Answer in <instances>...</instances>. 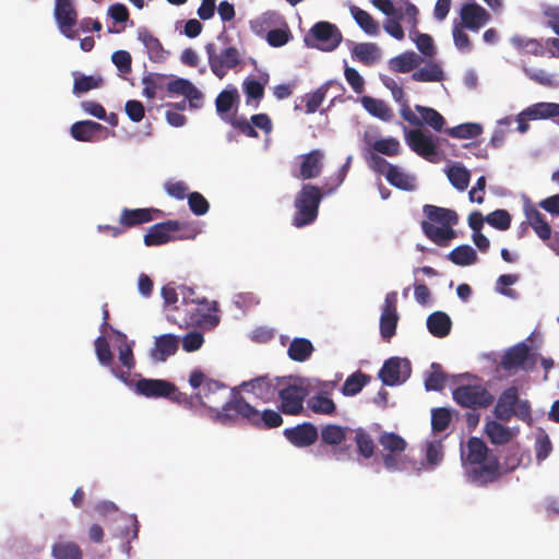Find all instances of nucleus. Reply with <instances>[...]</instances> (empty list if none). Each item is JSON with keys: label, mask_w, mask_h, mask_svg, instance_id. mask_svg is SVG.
<instances>
[{"label": "nucleus", "mask_w": 559, "mask_h": 559, "mask_svg": "<svg viewBox=\"0 0 559 559\" xmlns=\"http://www.w3.org/2000/svg\"><path fill=\"white\" fill-rule=\"evenodd\" d=\"M461 460L467 480L478 487H486L498 481L507 472L500 464L499 457L491 453L487 444L477 437H471L466 447L461 452ZM515 459L508 471H512L519 464Z\"/></svg>", "instance_id": "1"}, {"label": "nucleus", "mask_w": 559, "mask_h": 559, "mask_svg": "<svg viewBox=\"0 0 559 559\" xmlns=\"http://www.w3.org/2000/svg\"><path fill=\"white\" fill-rule=\"evenodd\" d=\"M243 420L248 425L262 429H273L282 426L283 417L280 412L266 408L259 411L245 400L239 393H234L222 411L216 413L215 421L225 426H231Z\"/></svg>", "instance_id": "2"}, {"label": "nucleus", "mask_w": 559, "mask_h": 559, "mask_svg": "<svg viewBox=\"0 0 559 559\" xmlns=\"http://www.w3.org/2000/svg\"><path fill=\"white\" fill-rule=\"evenodd\" d=\"M189 384L193 389H199L194 395H191L193 397L192 408L200 404L214 412L213 418L215 419L216 413L222 411L223 405L228 402L225 400L227 386L217 380L210 379L200 369L191 371Z\"/></svg>", "instance_id": "3"}, {"label": "nucleus", "mask_w": 559, "mask_h": 559, "mask_svg": "<svg viewBox=\"0 0 559 559\" xmlns=\"http://www.w3.org/2000/svg\"><path fill=\"white\" fill-rule=\"evenodd\" d=\"M134 392L147 399H167L192 409L193 397L180 392L173 382L164 379L141 378L134 382Z\"/></svg>", "instance_id": "4"}, {"label": "nucleus", "mask_w": 559, "mask_h": 559, "mask_svg": "<svg viewBox=\"0 0 559 559\" xmlns=\"http://www.w3.org/2000/svg\"><path fill=\"white\" fill-rule=\"evenodd\" d=\"M326 191L318 186L307 183L301 187L295 197L294 206L296 212L293 217V225L297 228L312 224L319 214V206Z\"/></svg>", "instance_id": "5"}, {"label": "nucleus", "mask_w": 559, "mask_h": 559, "mask_svg": "<svg viewBox=\"0 0 559 559\" xmlns=\"http://www.w3.org/2000/svg\"><path fill=\"white\" fill-rule=\"evenodd\" d=\"M205 51L211 71L221 80L229 70L237 68L242 62L241 53L235 46L224 47L217 51L214 43H207Z\"/></svg>", "instance_id": "6"}, {"label": "nucleus", "mask_w": 559, "mask_h": 559, "mask_svg": "<svg viewBox=\"0 0 559 559\" xmlns=\"http://www.w3.org/2000/svg\"><path fill=\"white\" fill-rule=\"evenodd\" d=\"M215 311L216 302L201 297L198 301L190 302L187 308H182V312L179 316L170 314L168 319L180 326H195L211 322Z\"/></svg>", "instance_id": "7"}, {"label": "nucleus", "mask_w": 559, "mask_h": 559, "mask_svg": "<svg viewBox=\"0 0 559 559\" xmlns=\"http://www.w3.org/2000/svg\"><path fill=\"white\" fill-rule=\"evenodd\" d=\"M342 39V33L336 25L321 21L310 28L305 41L309 47L318 48L322 51H333L340 46Z\"/></svg>", "instance_id": "8"}, {"label": "nucleus", "mask_w": 559, "mask_h": 559, "mask_svg": "<svg viewBox=\"0 0 559 559\" xmlns=\"http://www.w3.org/2000/svg\"><path fill=\"white\" fill-rule=\"evenodd\" d=\"M452 396L457 405L469 409L487 408L495 401L493 395L481 384L460 385L453 390Z\"/></svg>", "instance_id": "9"}, {"label": "nucleus", "mask_w": 559, "mask_h": 559, "mask_svg": "<svg viewBox=\"0 0 559 559\" xmlns=\"http://www.w3.org/2000/svg\"><path fill=\"white\" fill-rule=\"evenodd\" d=\"M308 389L302 384L282 378L277 397L281 400V411L286 415H299L304 409V402Z\"/></svg>", "instance_id": "10"}, {"label": "nucleus", "mask_w": 559, "mask_h": 559, "mask_svg": "<svg viewBox=\"0 0 559 559\" xmlns=\"http://www.w3.org/2000/svg\"><path fill=\"white\" fill-rule=\"evenodd\" d=\"M282 378L270 377L267 374L260 376L249 381H243L240 389L254 395L255 399L263 403H270L277 399L278 388Z\"/></svg>", "instance_id": "11"}, {"label": "nucleus", "mask_w": 559, "mask_h": 559, "mask_svg": "<svg viewBox=\"0 0 559 559\" xmlns=\"http://www.w3.org/2000/svg\"><path fill=\"white\" fill-rule=\"evenodd\" d=\"M536 355L531 353L530 346L522 342L504 353L500 365L507 371L518 369L531 370L536 365Z\"/></svg>", "instance_id": "12"}, {"label": "nucleus", "mask_w": 559, "mask_h": 559, "mask_svg": "<svg viewBox=\"0 0 559 559\" xmlns=\"http://www.w3.org/2000/svg\"><path fill=\"white\" fill-rule=\"evenodd\" d=\"M525 215L536 235L559 255V231H552L545 216L535 207L526 209Z\"/></svg>", "instance_id": "13"}, {"label": "nucleus", "mask_w": 559, "mask_h": 559, "mask_svg": "<svg viewBox=\"0 0 559 559\" xmlns=\"http://www.w3.org/2000/svg\"><path fill=\"white\" fill-rule=\"evenodd\" d=\"M406 142L412 151L430 163L439 162L437 144L431 134H426L420 129L411 130L406 135Z\"/></svg>", "instance_id": "14"}, {"label": "nucleus", "mask_w": 559, "mask_h": 559, "mask_svg": "<svg viewBox=\"0 0 559 559\" xmlns=\"http://www.w3.org/2000/svg\"><path fill=\"white\" fill-rule=\"evenodd\" d=\"M53 14L62 35L69 39L78 38L79 34L73 29L78 22V13L72 0H56Z\"/></svg>", "instance_id": "15"}, {"label": "nucleus", "mask_w": 559, "mask_h": 559, "mask_svg": "<svg viewBox=\"0 0 559 559\" xmlns=\"http://www.w3.org/2000/svg\"><path fill=\"white\" fill-rule=\"evenodd\" d=\"M411 373L407 359L391 357L386 359L379 371V378L383 384L394 386L404 382Z\"/></svg>", "instance_id": "16"}, {"label": "nucleus", "mask_w": 559, "mask_h": 559, "mask_svg": "<svg viewBox=\"0 0 559 559\" xmlns=\"http://www.w3.org/2000/svg\"><path fill=\"white\" fill-rule=\"evenodd\" d=\"M397 293H388L384 299L380 317V334L382 338L389 342L396 333L399 314L396 309Z\"/></svg>", "instance_id": "17"}, {"label": "nucleus", "mask_w": 559, "mask_h": 559, "mask_svg": "<svg viewBox=\"0 0 559 559\" xmlns=\"http://www.w3.org/2000/svg\"><path fill=\"white\" fill-rule=\"evenodd\" d=\"M299 167L297 173H293L295 178L300 180H310L318 178L323 169L324 154L320 150H312L309 153L298 156Z\"/></svg>", "instance_id": "18"}, {"label": "nucleus", "mask_w": 559, "mask_h": 559, "mask_svg": "<svg viewBox=\"0 0 559 559\" xmlns=\"http://www.w3.org/2000/svg\"><path fill=\"white\" fill-rule=\"evenodd\" d=\"M285 438L295 447L306 448L313 444L319 437L317 427L311 423H304L284 430Z\"/></svg>", "instance_id": "19"}, {"label": "nucleus", "mask_w": 559, "mask_h": 559, "mask_svg": "<svg viewBox=\"0 0 559 559\" xmlns=\"http://www.w3.org/2000/svg\"><path fill=\"white\" fill-rule=\"evenodd\" d=\"M180 224L177 221H166L151 226L144 235V243L147 247L165 245L171 240V233L178 231Z\"/></svg>", "instance_id": "20"}, {"label": "nucleus", "mask_w": 559, "mask_h": 559, "mask_svg": "<svg viewBox=\"0 0 559 559\" xmlns=\"http://www.w3.org/2000/svg\"><path fill=\"white\" fill-rule=\"evenodd\" d=\"M460 15L462 20L461 25L471 31H478L490 19L489 13L475 2L463 4Z\"/></svg>", "instance_id": "21"}, {"label": "nucleus", "mask_w": 559, "mask_h": 559, "mask_svg": "<svg viewBox=\"0 0 559 559\" xmlns=\"http://www.w3.org/2000/svg\"><path fill=\"white\" fill-rule=\"evenodd\" d=\"M518 397L519 391L516 386H509L502 391L493 408L495 417L501 421H509L514 415Z\"/></svg>", "instance_id": "22"}, {"label": "nucleus", "mask_w": 559, "mask_h": 559, "mask_svg": "<svg viewBox=\"0 0 559 559\" xmlns=\"http://www.w3.org/2000/svg\"><path fill=\"white\" fill-rule=\"evenodd\" d=\"M155 209H123L119 217V224L124 230L150 223L154 219V214H159Z\"/></svg>", "instance_id": "23"}, {"label": "nucleus", "mask_w": 559, "mask_h": 559, "mask_svg": "<svg viewBox=\"0 0 559 559\" xmlns=\"http://www.w3.org/2000/svg\"><path fill=\"white\" fill-rule=\"evenodd\" d=\"M179 338L174 334H163L155 337L151 357L156 361H165L178 350Z\"/></svg>", "instance_id": "24"}, {"label": "nucleus", "mask_w": 559, "mask_h": 559, "mask_svg": "<svg viewBox=\"0 0 559 559\" xmlns=\"http://www.w3.org/2000/svg\"><path fill=\"white\" fill-rule=\"evenodd\" d=\"M138 38L145 46L148 59L152 62H164L168 52L164 49L159 39L153 36L146 28H142L138 33Z\"/></svg>", "instance_id": "25"}, {"label": "nucleus", "mask_w": 559, "mask_h": 559, "mask_svg": "<svg viewBox=\"0 0 559 559\" xmlns=\"http://www.w3.org/2000/svg\"><path fill=\"white\" fill-rule=\"evenodd\" d=\"M423 212L425 216L428 218L427 222L430 223H438L442 226H454L459 222V216L455 211L445 209V207H439L437 205L426 204L423 207Z\"/></svg>", "instance_id": "26"}, {"label": "nucleus", "mask_w": 559, "mask_h": 559, "mask_svg": "<svg viewBox=\"0 0 559 559\" xmlns=\"http://www.w3.org/2000/svg\"><path fill=\"white\" fill-rule=\"evenodd\" d=\"M511 45L521 53L543 57L547 52L546 41L530 38L522 35H514L510 39Z\"/></svg>", "instance_id": "27"}, {"label": "nucleus", "mask_w": 559, "mask_h": 559, "mask_svg": "<svg viewBox=\"0 0 559 559\" xmlns=\"http://www.w3.org/2000/svg\"><path fill=\"white\" fill-rule=\"evenodd\" d=\"M388 182L404 191H414L416 189V178L413 175L404 173L400 167L393 165L385 171Z\"/></svg>", "instance_id": "28"}, {"label": "nucleus", "mask_w": 559, "mask_h": 559, "mask_svg": "<svg viewBox=\"0 0 559 559\" xmlns=\"http://www.w3.org/2000/svg\"><path fill=\"white\" fill-rule=\"evenodd\" d=\"M421 229L424 234L435 243L447 246L448 242L455 237V231L450 226H436L435 224L423 221Z\"/></svg>", "instance_id": "29"}, {"label": "nucleus", "mask_w": 559, "mask_h": 559, "mask_svg": "<svg viewBox=\"0 0 559 559\" xmlns=\"http://www.w3.org/2000/svg\"><path fill=\"white\" fill-rule=\"evenodd\" d=\"M451 328L452 321L445 312L436 311L427 318V329L436 337L442 338L448 336Z\"/></svg>", "instance_id": "30"}, {"label": "nucleus", "mask_w": 559, "mask_h": 559, "mask_svg": "<svg viewBox=\"0 0 559 559\" xmlns=\"http://www.w3.org/2000/svg\"><path fill=\"white\" fill-rule=\"evenodd\" d=\"M360 102L368 114L382 121H390L394 116L391 107L382 99L362 96Z\"/></svg>", "instance_id": "31"}, {"label": "nucleus", "mask_w": 559, "mask_h": 559, "mask_svg": "<svg viewBox=\"0 0 559 559\" xmlns=\"http://www.w3.org/2000/svg\"><path fill=\"white\" fill-rule=\"evenodd\" d=\"M421 62V57L416 52L406 51L390 59L389 68L396 73H407L416 69Z\"/></svg>", "instance_id": "32"}, {"label": "nucleus", "mask_w": 559, "mask_h": 559, "mask_svg": "<svg viewBox=\"0 0 559 559\" xmlns=\"http://www.w3.org/2000/svg\"><path fill=\"white\" fill-rule=\"evenodd\" d=\"M105 129L100 123L93 120H83L74 122L71 126L70 133L73 139L81 142L93 141L95 134Z\"/></svg>", "instance_id": "33"}, {"label": "nucleus", "mask_w": 559, "mask_h": 559, "mask_svg": "<svg viewBox=\"0 0 559 559\" xmlns=\"http://www.w3.org/2000/svg\"><path fill=\"white\" fill-rule=\"evenodd\" d=\"M485 433L492 444L503 445L510 442L514 436L513 431L498 420H488L485 425Z\"/></svg>", "instance_id": "34"}, {"label": "nucleus", "mask_w": 559, "mask_h": 559, "mask_svg": "<svg viewBox=\"0 0 559 559\" xmlns=\"http://www.w3.org/2000/svg\"><path fill=\"white\" fill-rule=\"evenodd\" d=\"M525 109L531 120L552 118L559 124V104L557 103H536Z\"/></svg>", "instance_id": "35"}, {"label": "nucleus", "mask_w": 559, "mask_h": 559, "mask_svg": "<svg viewBox=\"0 0 559 559\" xmlns=\"http://www.w3.org/2000/svg\"><path fill=\"white\" fill-rule=\"evenodd\" d=\"M313 350V345L308 338L296 337L290 342L287 355L294 361L304 362L310 358Z\"/></svg>", "instance_id": "36"}, {"label": "nucleus", "mask_w": 559, "mask_h": 559, "mask_svg": "<svg viewBox=\"0 0 559 559\" xmlns=\"http://www.w3.org/2000/svg\"><path fill=\"white\" fill-rule=\"evenodd\" d=\"M116 340L119 342L118 352L119 360L123 367L128 370H132L135 367V359L133 356L132 345L128 342V337L124 333L111 329Z\"/></svg>", "instance_id": "37"}, {"label": "nucleus", "mask_w": 559, "mask_h": 559, "mask_svg": "<svg viewBox=\"0 0 559 559\" xmlns=\"http://www.w3.org/2000/svg\"><path fill=\"white\" fill-rule=\"evenodd\" d=\"M350 13L356 21V23L359 25V27L368 35L376 36L379 34V24L378 22L371 16L370 13L367 11L360 9L359 7L352 5L350 7Z\"/></svg>", "instance_id": "38"}, {"label": "nucleus", "mask_w": 559, "mask_h": 559, "mask_svg": "<svg viewBox=\"0 0 559 559\" xmlns=\"http://www.w3.org/2000/svg\"><path fill=\"white\" fill-rule=\"evenodd\" d=\"M238 103V90L233 85H228L217 95L215 99L216 111L218 112V115L227 114Z\"/></svg>", "instance_id": "39"}, {"label": "nucleus", "mask_w": 559, "mask_h": 559, "mask_svg": "<svg viewBox=\"0 0 559 559\" xmlns=\"http://www.w3.org/2000/svg\"><path fill=\"white\" fill-rule=\"evenodd\" d=\"M55 559H82L83 552L80 546L71 540L55 543L51 547Z\"/></svg>", "instance_id": "40"}, {"label": "nucleus", "mask_w": 559, "mask_h": 559, "mask_svg": "<svg viewBox=\"0 0 559 559\" xmlns=\"http://www.w3.org/2000/svg\"><path fill=\"white\" fill-rule=\"evenodd\" d=\"M353 56L361 63L371 66L380 58V50L373 43H361L355 45Z\"/></svg>", "instance_id": "41"}, {"label": "nucleus", "mask_w": 559, "mask_h": 559, "mask_svg": "<svg viewBox=\"0 0 559 559\" xmlns=\"http://www.w3.org/2000/svg\"><path fill=\"white\" fill-rule=\"evenodd\" d=\"M447 177L451 185L459 191L467 189L471 180L469 171L461 165H453L447 169Z\"/></svg>", "instance_id": "42"}, {"label": "nucleus", "mask_w": 559, "mask_h": 559, "mask_svg": "<svg viewBox=\"0 0 559 559\" xmlns=\"http://www.w3.org/2000/svg\"><path fill=\"white\" fill-rule=\"evenodd\" d=\"M448 258L456 265L466 266L476 262L477 253L471 246L462 245L454 248Z\"/></svg>", "instance_id": "43"}, {"label": "nucleus", "mask_w": 559, "mask_h": 559, "mask_svg": "<svg viewBox=\"0 0 559 559\" xmlns=\"http://www.w3.org/2000/svg\"><path fill=\"white\" fill-rule=\"evenodd\" d=\"M348 428L340 425H326L321 429V440L329 445H340L345 439Z\"/></svg>", "instance_id": "44"}, {"label": "nucleus", "mask_w": 559, "mask_h": 559, "mask_svg": "<svg viewBox=\"0 0 559 559\" xmlns=\"http://www.w3.org/2000/svg\"><path fill=\"white\" fill-rule=\"evenodd\" d=\"M307 405L316 414L333 415L336 411L333 400L321 393L311 396Z\"/></svg>", "instance_id": "45"}, {"label": "nucleus", "mask_w": 559, "mask_h": 559, "mask_svg": "<svg viewBox=\"0 0 559 559\" xmlns=\"http://www.w3.org/2000/svg\"><path fill=\"white\" fill-rule=\"evenodd\" d=\"M378 441L384 452L391 453H403L407 445L406 441L394 432H383Z\"/></svg>", "instance_id": "46"}, {"label": "nucleus", "mask_w": 559, "mask_h": 559, "mask_svg": "<svg viewBox=\"0 0 559 559\" xmlns=\"http://www.w3.org/2000/svg\"><path fill=\"white\" fill-rule=\"evenodd\" d=\"M412 80L416 82H440L443 80V71L438 63H428L413 72Z\"/></svg>", "instance_id": "47"}, {"label": "nucleus", "mask_w": 559, "mask_h": 559, "mask_svg": "<svg viewBox=\"0 0 559 559\" xmlns=\"http://www.w3.org/2000/svg\"><path fill=\"white\" fill-rule=\"evenodd\" d=\"M415 109L420 115L421 124L426 123L436 131L442 130L444 118L436 109L420 105H416Z\"/></svg>", "instance_id": "48"}, {"label": "nucleus", "mask_w": 559, "mask_h": 559, "mask_svg": "<svg viewBox=\"0 0 559 559\" xmlns=\"http://www.w3.org/2000/svg\"><path fill=\"white\" fill-rule=\"evenodd\" d=\"M447 133L455 139H473L483 133V127L479 123L466 122L448 129Z\"/></svg>", "instance_id": "49"}, {"label": "nucleus", "mask_w": 559, "mask_h": 559, "mask_svg": "<svg viewBox=\"0 0 559 559\" xmlns=\"http://www.w3.org/2000/svg\"><path fill=\"white\" fill-rule=\"evenodd\" d=\"M447 381V376L442 371L439 364H431V372L425 378V388L427 391H441L443 390Z\"/></svg>", "instance_id": "50"}, {"label": "nucleus", "mask_w": 559, "mask_h": 559, "mask_svg": "<svg viewBox=\"0 0 559 559\" xmlns=\"http://www.w3.org/2000/svg\"><path fill=\"white\" fill-rule=\"evenodd\" d=\"M369 377L357 371L347 377L345 380L343 386H342V393L345 396H353L359 393L362 388L368 383Z\"/></svg>", "instance_id": "51"}, {"label": "nucleus", "mask_w": 559, "mask_h": 559, "mask_svg": "<svg viewBox=\"0 0 559 559\" xmlns=\"http://www.w3.org/2000/svg\"><path fill=\"white\" fill-rule=\"evenodd\" d=\"M372 150L385 156H397L401 153V143L397 139L389 136L372 143Z\"/></svg>", "instance_id": "52"}, {"label": "nucleus", "mask_w": 559, "mask_h": 559, "mask_svg": "<svg viewBox=\"0 0 559 559\" xmlns=\"http://www.w3.org/2000/svg\"><path fill=\"white\" fill-rule=\"evenodd\" d=\"M164 80L165 75L157 73H148L143 76V95L148 99H152L156 96L157 91H162L164 88Z\"/></svg>", "instance_id": "53"}, {"label": "nucleus", "mask_w": 559, "mask_h": 559, "mask_svg": "<svg viewBox=\"0 0 559 559\" xmlns=\"http://www.w3.org/2000/svg\"><path fill=\"white\" fill-rule=\"evenodd\" d=\"M525 75L535 83L546 87H558L559 82L555 74L548 73L543 69L524 68Z\"/></svg>", "instance_id": "54"}, {"label": "nucleus", "mask_w": 559, "mask_h": 559, "mask_svg": "<svg viewBox=\"0 0 559 559\" xmlns=\"http://www.w3.org/2000/svg\"><path fill=\"white\" fill-rule=\"evenodd\" d=\"M452 414L445 407H437L431 409V429L433 432L444 431L451 424Z\"/></svg>", "instance_id": "55"}, {"label": "nucleus", "mask_w": 559, "mask_h": 559, "mask_svg": "<svg viewBox=\"0 0 559 559\" xmlns=\"http://www.w3.org/2000/svg\"><path fill=\"white\" fill-rule=\"evenodd\" d=\"M160 294L164 300V306L173 312L171 314L179 316V313L182 312L181 304L178 305V296L180 292L178 293L173 284L169 283L162 287Z\"/></svg>", "instance_id": "56"}, {"label": "nucleus", "mask_w": 559, "mask_h": 559, "mask_svg": "<svg viewBox=\"0 0 559 559\" xmlns=\"http://www.w3.org/2000/svg\"><path fill=\"white\" fill-rule=\"evenodd\" d=\"M355 442L359 454L365 459H370L374 454V442L365 429L358 428L356 430Z\"/></svg>", "instance_id": "57"}, {"label": "nucleus", "mask_w": 559, "mask_h": 559, "mask_svg": "<svg viewBox=\"0 0 559 559\" xmlns=\"http://www.w3.org/2000/svg\"><path fill=\"white\" fill-rule=\"evenodd\" d=\"M95 353L100 365L105 367H114V356L110 350L108 341L104 336H98L95 340Z\"/></svg>", "instance_id": "58"}, {"label": "nucleus", "mask_w": 559, "mask_h": 559, "mask_svg": "<svg viewBox=\"0 0 559 559\" xmlns=\"http://www.w3.org/2000/svg\"><path fill=\"white\" fill-rule=\"evenodd\" d=\"M103 79L94 75H81L75 78L73 92L76 94L86 93L91 90L98 88L103 85Z\"/></svg>", "instance_id": "59"}, {"label": "nucleus", "mask_w": 559, "mask_h": 559, "mask_svg": "<svg viewBox=\"0 0 559 559\" xmlns=\"http://www.w3.org/2000/svg\"><path fill=\"white\" fill-rule=\"evenodd\" d=\"M329 83L318 87L313 93L306 95V111L307 114H314L325 99Z\"/></svg>", "instance_id": "60"}, {"label": "nucleus", "mask_w": 559, "mask_h": 559, "mask_svg": "<svg viewBox=\"0 0 559 559\" xmlns=\"http://www.w3.org/2000/svg\"><path fill=\"white\" fill-rule=\"evenodd\" d=\"M486 222L498 230H507L511 225V215L507 210H496L486 216Z\"/></svg>", "instance_id": "61"}, {"label": "nucleus", "mask_w": 559, "mask_h": 559, "mask_svg": "<svg viewBox=\"0 0 559 559\" xmlns=\"http://www.w3.org/2000/svg\"><path fill=\"white\" fill-rule=\"evenodd\" d=\"M443 460V445L441 440L428 441L426 444V461L430 467L439 465Z\"/></svg>", "instance_id": "62"}, {"label": "nucleus", "mask_w": 559, "mask_h": 559, "mask_svg": "<svg viewBox=\"0 0 559 559\" xmlns=\"http://www.w3.org/2000/svg\"><path fill=\"white\" fill-rule=\"evenodd\" d=\"M292 33L285 24L284 28H274L267 32L266 41L272 47H282L292 39Z\"/></svg>", "instance_id": "63"}, {"label": "nucleus", "mask_w": 559, "mask_h": 559, "mask_svg": "<svg viewBox=\"0 0 559 559\" xmlns=\"http://www.w3.org/2000/svg\"><path fill=\"white\" fill-rule=\"evenodd\" d=\"M188 204L190 211L198 216L204 215L209 212L210 204L207 200L200 192H191L188 194Z\"/></svg>", "instance_id": "64"}]
</instances>
